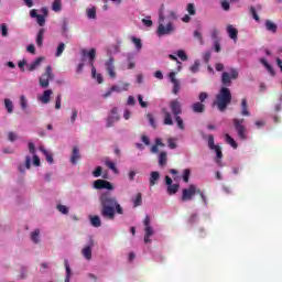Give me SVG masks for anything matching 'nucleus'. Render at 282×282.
<instances>
[{"label":"nucleus","mask_w":282,"mask_h":282,"mask_svg":"<svg viewBox=\"0 0 282 282\" xmlns=\"http://www.w3.org/2000/svg\"><path fill=\"white\" fill-rule=\"evenodd\" d=\"M99 202L102 206L101 216L105 217V219H115L116 213H118V215H122V207L118 204V199L109 193L101 194Z\"/></svg>","instance_id":"nucleus-1"},{"label":"nucleus","mask_w":282,"mask_h":282,"mask_svg":"<svg viewBox=\"0 0 282 282\" xmlns=\"http://www.w3.org/2000/svg\"><path fill=\"white\" fill-rule=\"evenodd\" d=\"M177 19V14L173 10L166 11H160L159 13V26L156 30L158 36H169V34H173L175 32V24H173V21Z\"/></svg>","instance_id":"nucleus-2"},{"label":"nucleus","mask_w":282,"mask_h":282,"mask_svg":"<svg viewBox=\"0 0 282 282\" xmlns=\"http://www.w3.org/2000/svg\"><path fill=\"white\" fill-rule=\"evenodd\" d=\"M197 194L200 195V197L203 199V204H205V206H208V199L206 198V194H204V192H202V189L197 188V185H194V184L182 189L181 202H192V199Z\"/></svg>","instance_id":"nucleus-3"},{"label":"nucleus","mask_w":282,"mask_h":282,"mask_svg":"<svg viewBox=\"0 0 282 282\" xmlns=\"http://www.w3.org/2000/svg\"><path fill=\"white\" fill-rule=\"evenodd\" d=\"M230 100H232L230 89L223 87L219 94L216 96L215 105L217 106L219 111H226V107L230 105Z\"/></svg>","instance_id":"nucleus-4"},{"label":"nucleus","mask_w":282,"mask_h":282,"mask_svg":"<svg viewBox=\"0 0 282 282\" xmlns=\"http://www.w3.org/2000/svg\"><path fill=\"white\" fill-rule=\"evenodd\" d=\"M29 153L32 155L25 156V169L30 170L33 166H41V158L36 155V147L32 142H29Z\"/></svg>","instance_id":"nucleus-5"},{"label":"nucleus","mask_w":282,"mask_h":282,"mask_svg":"<svg viewBox=\"0 0 282 282\" xmlns=\"http://www.w3.org/2000/svg\"><path fill=\"white\" fill-rule=\"evenodd\" d=\"M144 226V243H151V237L155 235V229L153 228V223L151 217L147 216L143 220Z\"/></svg>","instance_id":"nucleus-6"},{"label":"nucleus","mask_w":282,"mask_h":282,"mask_svg":"<svg viewBox=\"0 0 282 282\" xmlns=\"http://www.w3.org/2000/svg\"><path fill=\"white\" fill-rule=\"evenodd\" d=\"M239 78V70L237 68H230L229 72H224L221 75V83L226 85V87H230L232 80H237Z\"/></svg>","instance_id":"nucleus-7"},{"label":"nucleus","mask_w":282,"mask_h":282,"mask_svg":"<svg viewBox=\"0 0 282 282\" xmlns=\"http://www.w3.org/2000/svg\"><path fill=\"white\" fill-rule=\"evenodd\" d=\"M243 122H246L245 119H234V126L238 133V138L240 140H248V135L246 134V126H243Z\"/></svg>","instance_id":"nucleus-8"},{"label":"nucleus","mask_w":282,"mask_h":282,"mask_svg":"<svg viewBox=\"0 0 282 282\" xmlns=\"http://www.w3.org/2000/svg\"><path fill=\"white\" fill-rule=\"evenodd\" d=\"M94 246H96V243L94 242V239H90L88 243L82 248V257L85 259V261H91L94 254Z\"/></svg>","instance_id":"nucleus-9"},{"label":"nucleus","mask_w":282,"mask_h":282,"mask_svg":"<svg viewBox=\"0 0 282 282\" xmlns=\"http://www.w3.org/2000/svg\"><path fill=\"white\" fill-rule=\"evenodd\" d=\"M52 78H54V74L52 73V66H47L45 74L40 77V87H42V89H47V87H50V80H52Z\"/></svg>","instance_id":"nucleus-10"},{"label":"nucleus","mask_w":282,"mask_h":282,"mask_svg":"<svg viewBox=\"0 0 282 282\" xmlns=\"http://www.w3.org/2000/svg\"><path fill=\"white\" fill-rule=\"evenodd\" d=\"M165 184H166V193L167 195L172 196L180 191V183H173V178L171 176H165Z\"/></svg>","instance_id":"nucleus-11"},{"label":"nucleus","mask_w":282,"mask_h":282,"mask_svg":"<svg viewBox=\"0 0 282 282\" xmlns=\"http://www.w3.org/2000/svg\"><path fill=\"white\" fill-rule=\"evenodd\" d=\"M113 63V57H109V59L106 61L104 64L109 78H111L112 80L116 79V77L118 76V74L116 73V65Z\"/></svg>","instance_id":"nucleus-12"},{"label":"nucleus","mask_w":282,"mask_h":282,"mask_svg":"<svg viewBox=\"0 0 282 282\" xmlns=\"http://www.w3.org/2000/svg\"><path fill=\"white\" fill-rule=\"evenodd\" d=\"M120 120V115H118V108H112L108 112V117L106 118V127H113L115 122Z\"/></svg>","instance_id":"nucleus-13"},{"label":"nucleus","mask_w":282,"mask_h":282,"mask_svg":"<svg viewBox=\"0 0 282 282\" xmlns=\"http://www.w3.org/2000/svg\"><path fill=\"white\" fill-rule=\"evenodd\" d=\"M88 58V64L90 67H94V61L96 58V48H90L89 51H83L82 53V62L85 63Z\"/></svg>","instance_id":"nucleus-14"},{"label":"nucleus","mask_w":282,"mask_h":282,"mask_svg":"<svg viewBox=\"0 0 282 282\" xmlns=\"http://www.w3.org/2000/svg\"><path fill=\"white\" fill-rule=\"evenodd\" d=\"M94 188L100 191L101 188H106L107 191H113V185L105 180H97L94 183Z\"/></svg>","instance_id":"nucleus-15"},{"label":"nucleus","mask_w":282,"mask_h":282,"mask_svg":"<svg viewBox=\"0 0 282 282\" xmlns=\"http://www.w3.org/2000/svg\"><path fill=\"white\" fill-rule=\"evenodd\" d=\"M259 63H261V65L264 67V69H267L268 74H270V76H276V70H274V67H272V64L270 62H268V59L265 57H261L259 59Z\"/></svg>","instance_id":"nucleus-16"},{"label":"nucleus","mask_w":282,"mask_h":282,"mask_svg":"<svg viewBox=\"0 0 282 282\" xmlns=\"http://www.w3.org/2000/svg\"><path fill=\"white\" fill-rule=\"evenodd\" d=\"M52 94H54L52 89L44 90L42 95L37 96L39 102H42V105H47L52 98Z\"/></svg>","instance_id":"nucleus-17"},{"label":"nucleus","mask_w":282,"mask_h":282,"mask_svg":"<svg viewBox=\"0 0 282 282\" xmlns=\"http://www.w3.org/2000/svg\"><path fill=\"white\" fill-rule=\"evenodd\" d=\"M169 80L173 85V94H180V79L175 78V72L169 74Z\"/></svg>","instance_id":"nucleus-18"},{"label":"nucleus","mask_w":282,"mask_h":282,"mask_svg":"<svg viewBox=\"0 0 282 282\" xmlns=\"http://www.w3.org/2000/svg\"><path fill=\"white\" fill-rule=\"evenodd\" d=\"M30 239H31L32 243H34L35 246H39V243H41V241H42L41 229H39V228L33 229L30 232Z\"/></svg>","instance_id":"nucleus-19"},{"label":"nucleus","mask_w":282,"mask_h":282,"mask_svg":"<svg viewBox=\"0 0 282 282\" xmlns=\"http://www.w3.org/2000/svg\"><path fill=\"white\" fill-rule=\"evenodd\" d=\"M31 19H36V23L43 28L45 25V15L36 13V10L33 9L30 11Z\"/></svg>","instance_id":"nucleus-20"},{"label":"nucleus","mask_w":282,"mask_h":282,"mask_svg":"<svg viewBox=\"0 0 282 282\" xmlns=\"http://www.w3.org/2000/svg\"><path fill=\"white\" fill-rule=\"evenodd\" d=\"M44 57H37L35 61L26 65L28 72H34L41 67V63H43Z\"/></svg>","instance_id":"nucleus-21"},{"label":"nucleus","mask_w":282,"mask_h":282,"mask_svg":"<svg viewBox=\"0 0 282 282\" xmlns=\"http://www.w3.org/2000/svg\"><path fill=\"white\" fill-rule=\"evenodd\" d=\"M227 34L229 39L234 41V43H237V36H239V31L234 25H227Z\"/></svg>","instance_id":"nucleus-22"},{"label":"nucleus","mask_w":282,"mask_h":282,"mask_svg":"<svg viewBox=\"0 0 282 282\" xmlns=\"http://www.w3.org/2000/svg\"><path fill=\"white\" fill-rule=\"evenodd\" d=\"M170 107L174 116H180V113H182V104L178 100L171 101Z\"/></svg>","instance_id":"nucleus-23"},{"label":"nucleus","mask_w":282,"mask_h":282,"mask_svg":"<svg viewBox=\"0 0 282 282\" xmlns=\"http://www.w3.org/2000/svg\"><path fill=\"white\" fill-rule=\"evenodd\" d=\"M129 87H131V85L129 83H123L120 85H113L112 90L116 94H122V91H129Z\"/></svg>","instance_id":"nucleus-24"},{"label":"nucleus","mask_w":282,"mask_h":282,"mask_svg":"<svg viewBox=\"0 0 282 282\" xmlns=\"http://www.w3.org/2000/svg\"><path fill=\"white\" fill-rule=\"evenodd\" d=\"M91 78L94 80H97L98 85H102V83H105V78L102 77V74L97 73L95 66H91Z\"/></svg>","instance_id":"nucleus-25"},{"label":"nucleus","mask_w":282,"mask_h":282,"mask_svg":"<svg viewBox=\"0 0 282 282\" xmlns=\"http://www.w3.org/2000/svg\"><path fill=\"white\" fill-rule=\"evenodd\" d=\"M104 164L109 169L111 170L115 175H118L119 171H118V167L116 166V162L111 161V159L109 158H106L104 160Z\"/></svg>","instance_id":"nucleus-26"},{"label":"nucleus","mask_w":282,"mask_h":282,"mask_svg":"<svg viewBox=\"0 0 282 282\" xmlns=\"http://www.w3.org/2000/svg\"><path fill=\"white\" fill-rule=\"evenodd\" d=\"M78 160H80V150L77 147L73 148V153L70 156V162L73 164H78Z\"/></svg>","instance_id":"nucleus-27"},{"label":"nucleus","mask_w":282,"mask_h":282,"mask_svg":"<svg viewBox=\"0 0 282 282\" xmlns=\"http://www.w3.org/2000/svg\"><path fill=\"white\" fill-rule=\"evenodd\" d=\"M86 17L89 20H96L97 15H96V7L90 6L86 9Z\"/></svg>","instance_id":"nucleus-28"},{"label":"nucleus","mask_w":282,"mask_h":282,"mask_svg":"<svg viewBox=\"0 0 282 282\" xmlns=\"http://www.w3.org/2000/svg\"><path fill=\"white\" fill-rule=\"evenodd\" d=\"M4 108L8 113H13L14 112V102H12L10 98H6L4 99Z\"/></svg>","instance_id":"nucleus-29"},{"label":"nucleus","mask_w":282,"mask_h":282,"mask_svg":"<svg viewBox=\"0 0 282 282\" xmlns=\"http://www.w3.org/2000/svg\"><path fill=\"white\" fill-rule=\"evenodd\" d=\"M40 151L46 158V162H48V164H54V158L52 156L50 151L45 150V148L43 147H40Z\"/></svg>","instance_id":"nucleus-30"},{"label":"nucleus","mask_w":282,"mask_h":282,"mask_svg":"<svg viewBox=\"0 0 282 282\" xmlns=\"http://www.w3.org/2000/svg\"><path fill=\"white\" fill-rule=\"evenodd\" d=\"M268 32H272L273 34H276L278 26L274 22L267 20L264 23Z\"/></svg>","instance_id":"nucleus-31"},{"label":"nucleus","mask_w":282,"mask_h":282,"mask_svg":"<svg viewBox=\"0 0 282 282\" xmlns=\"http://www.w3.org/2000/svg\"><path fill=\"white\" fill-rule=\"evenodd\" d=\"M130 41L131 43H133L137 52H140V50H142V40H140V37L131 36Z\"/></svg>","instance_id":"nucleus-32"},{"label":"nucleus","mask_w":282,"mask_h":282,"mask_svg":"<svg viewBox=\"0 0 282 282\" xmlns=\"http://www.w3.org/2000/svg\"><path fill=\"white\" fill-rule=\"evenodd\" d=\"M192 111H194V113H204V104L202 102L193 104Z\"/></svg>","instance_id":"nucleus-33"},{"label":"nucleus","mask_w":282,"mask_h":282,"mask_svg":"<svg viewBox=\"0 0 282 282\" xmlns=\"http://www.w3.org/2000/svg\"><path fill=\"white\" fill-rule=\"evenodd\" d=\"M225 142L230 145L231 149H237V141L230 134H225Z\"/></svg>","instance_id":"nucleus-34"},{"label":"nucleus","mask_w":282,"mask_h":282,"mask_svg":"<svg viewBox=\"0 0 282 282\" xmlns=\"http://www.w3.org/2000/svg\"><path fill=\"white\" fill-rule=\"evenodd\" d=\"M64 265L66 270L65 282H69L72 279V268H69V261L65 260Z\"/></svg>","instance_id":"nucleus-35"},{"label":"nucleus","mask_w":282,"mask_h":282,"mask_svg":"<svg viewBox=\"0 0 282 282\" xmlns=\"http://www.w3.org/2000/svg\"><path fill=\"white\" fill-rule=\"evenodd\" d=\"M90 224H91V226H94V228H100V226H102V221L100 220V217H98V216L90 217Z\"/></svg>","instance_id":"nucleus-36"},{"label":"nucleus","mask_w":282,"mask_h":282,"mask_svg":"<svg viewBox=\"0 0 282 282\" xmlns=\"http://www.w3.org/2000/svg\"><path fill=\"white\" fill-rule=\"evenodd\" d=\"M241 116H250V111L248 110V100L242 99L241 101Z\"/></svg>","instance_id":"nucleus-37"},{"label":"nucleus","mask_w":282,"mask_h":282,"mask_svg":"<svg viewBox=\"0 0 282 282\" xmlns=\"http://www.w3.org/2000/svg\"><path fill=\"white\" fill-rule=\"evenodd\" d=\"M160 180V172H151L150 174V186H155V182Z\"/></svg>","instance_id":"nucleus-38"},{"label":"nucleus","mask_w":282,"mask_h":282,"mask_svg":"<svg viewBox=\"0 0 282 282\" xmlns=\"http://www.w3.org/2000/svg\"><path fill=\"white\" fill-rule=\"evenodd\" d=\"M52 10L53 12H61V10H63V3L61 2V0L53 1Z\"/></svg>","instance_id":"nucleus-39"},{"label":"nucleus","mask_w":282,"mask_h":282,"mask_svg":"<svg viewBox=\"0 0 282 282\" xmlns=\"http://www.w3.org/2000/svg\"><path fill=\"white\" fill-rule=\"evenodd\" d=\"M164 124L173 126V117L171 116V112L164 110Z\"/></svg>","instance_id":"nucleus-40"},{"label":"nucleus","mask_w":282,"mask_h":282,"mask_svg":"<svg viewBox=\"0 0 282 282\" xmlns=\"http://www.w3.org/2000/svg\"><path fill=\"white\" fill-rule=\"evenodd\" d=\"M63 52H65V43L61 42V43L57 45V48H56V52H55L56 58L63 56Z\"/></svg>","instance_id":"nucleus-41"},{"label":"nucleus","mask_w":282,"mask_h":282,"mask_svg":"<svg viewBox=\"0 0 282 282\" xmlns=\"http://www.w3.org/2000/svg\"><path fill=\"white\" fill-rule=\"evenodd\" d=\"M45 34V30L41 29L37 33L36 36V44L39 45V47H41L43 45V35Z\"/></svg>","instance_id":"nucleus-42"},{"label":"nucleus","mask_w":282,"mask_h":282,"mask_svg":"<svg viewBox=\"0 0 282 282\" xmlns=\"http://www.w3.org/2000/svg\"><path fill=\"white\" fill-rule=\"evenodd\" d=\"M175 56H177L181 61H188V55H186V52L184 50H178L175 53Z\"/></svg>","instance_id":"nucleus-43"},{"label":"nucleus","mask_w":282,"mask_h":282,"mask_svg":"<svg viewBox=\"0 0 282 282\" xmlns=\"http://www.w3.org/2000/svg\"><path fill=\"white\" fill-rule=\"evenodd\" d=\"M207 142H208V147L209 149L213 151L214 149H217L219 145H215V138L213 137V134H209L207 137Z\"/></svg>","instance_id":"nucleus-44"},{"label":"nucleus","mask_w":282,"mask_h":282,"mask_svg":"<svg viewBox=\"0 0 282 282\" xmlns=\"http://www.w3.org/2000/svg\"><path fill=\"white\" fill-rule=\"evenodd\" d=\"M159 164L160 166H166V152H161L159 154Z\"/></svg>","instance_id":"nucleus-45"},{"label":"nucleus","mask_w":282,"mask_h":282,"mask_svg":"<svg viewBox=\"0 0 282 282\" xmlns=\"http://www.w3.org/2000/svg\"><path fill=\"white\" fill-rule=\"evenodd\" d=\"M199 59H196L194 64L189 67V72H192V74H197V72H199Z\"/></svg>","instance_id":"nucleus-46"},{"label":"nucleus","mask_w":282,"mask_h":282,"mask_svg":"<svg viewBox=\"0 0 282 282\" xmlns=\"http://www.w3.org/2000/svg\"><path fill=\"white\" fill-rule=\"evenodd\" d=\"M57 210L62 214V215H69V207L58 204L57 205Z\"/></svg>","instance_id":"nucleus-47"},{"label":"nucleus","mask_w":282,"mask_h":282,"mask_svg":"<svg viewBox=\"0 0 282 282\" xmlns=\"http://www.w3.org/2000/svg\"><path fill=\"white\" fill-rule=\"evenodd\" d=\"M159 147H164V143H162V139H156L155 140V145H153L152 148H151V152L152 153H158V148Z\"/></svg>","instance_id":"nucleus-48"},{"label":"nucleus","mask_w":282,"mask_h":282,"mask_svg":"<svg viewBox=\"0 0 282 282\" xmlns=\"http://www.w3.org/2000/svg\"><path fill=\"white\" fill-rule=\"evenodd\" d=\"M189 177H191V170L185 169L182 174L183 182H185V184H188Z\"/></svg>","instance_id":"nucleus-49"},{"label":"nucleus","mask_w":282,"mask_h":282,"mask_svg":"<svg viewBox=\"0 0 282 282\" xmlns=\"http://www.w3.org/2000/svg\"><path fill=\"white\" fill-rule=\"evenodd\" d=\"M133 206H142V194H137L135 197L133 198Z\"/></svg>","instance_id":"nucleus-50"},{"label":"nucleus","mask_w":282,"mask_h":282,"mask_svg":"<svg viewBox=\"0 0 282 282\" xmlns=\"http://www.w3.org/2000/svg\"><path fill=\"white\" fill-rule=\"evenodd\" d=\"M169 149H177V139L170 138L167 140Z\"/></svg>","instance_id":"nucleus-51"},{"label":"nucleus","mask_w":282,"mask_h":282,"mask_svg":"<svg viewBox=\"0 0 282 282\" xmlns=\"http://www.w3.org/2000/svg\"><path fill=\"white\" fill-rule=\"evenodd\" d=\"M20 106L23 110L28 109V98H25L24 95L20 97Z\"/></svg>","instance_id":"nucleus-52"},{"label":"nucleus","mask_w":282,"mask_h":282,"mask_svg":"<svg viewBox=\"0 0 282 282\" xmlns=\"http://www.w3.org/2000/svg\"><path fill=\"white\" fill-rule=\"evenodd\" d=\"M186 10H187L188 14H191L192 17H195V13H196L195 4L188 3Z\"/></svg>","instance_id":"nucleus-53"},{"label":"nucleus","mask_w":282,"mask_h":282,"mask_svg":"<svg viewBox=\"0 0 282 282\" xmlns=\"http://www.w3.org/2000/svg\"><path fill=\"white\" fill-rule=\"evenodd\" d=\"M175 120H176V124H177L178 129L184 130V129H185V126H184V120H182V117L176 116V117H175Z\"/></svg>","instance_id":"nucleus-54"},{"label":"nucleus","mask_w":282,"mask_h":282,"mask_svg":"<svg viewBox=\"0 0 282 282\" xmlns=\"http://www.w3.org/2000/svg\"><path fill=\"white\" fill-rule=\"evenodd\" d=\"M194 39H197L199 41L200 45H204V37H202V32L199 31H194Z\"/></svg>","instance_id":"nucleus-55"},{"label":"nucleus","mask_w":282,"mask_h":282,"mask_svg":"<svg viewBox=\"0 0 282 282\" xmlns=\"http://www.w3.org/2000/svg\"><path fill=\"white\" fill-rule=\"evenodd\" d=\"M142 23L143 25H145V28H151L153 25V21L151 20V17H147L142 19Z\"/></svg>","instance_id":"nucleus-56"},{"label":"nucleus","mask_w":282,"mask_h":282,"mask_svg":"<svg viewBox=\"0 0 282 282\" xmlns=\"http://www.w3.org/2000/svg\"><path fill=\"white\" fill-rule=\"evenodd\" d=\"M138 100H139L140 107H142L143 109H147V107H149V104L144 101L142 95H138Z\"/></svg>","instance_id":"nucleus-57"},{"label":"nucleus","mask_w":282,"mask_h":282,"mask_svg":"<svg viewBox=\"0 0 282 282\" xmlns=\"http://www.w3.org/2000/svg\"><path fill=\"white\" fill-rule=\"evenodd\" d=\"M213 151H215V153H216V158L218 159L216 162H217V164H219V160H221V158H223V154H221V148H214V150Z\"/></svg>","instance_id":"nucleus-58"},{"label":"nucleus","mask_w":282,"mask_h":282,"mask_svg":"<svg viewBox=\"0 0 282 282\" xmlns=\"http://www.w3.org/2000/svg\"><path fill=\"white\" fill-rule=\"evenodd\" d=\"M18 67L19 69H21V72H25V67H28V61L22 59L18 63Z\"/></svg>","instance_id":"nucleus-59"},{"label":"nucleus","mask_w":282,"mask_h":282,"mask_svg":"<svg viewBox=\"0 0 282 282\" xmlns=\"http://www.w3.org/2000/svg\"><path fill=\"white\" fill-rule=\"evenodd\" d=\"M77 118H78V110L73 109L70 115V122L74 124Z\"/></svg>","instance_id":"nucleus-60"},{"label":"nucleus","mask_w":282,"mask_h":282,"mask_svg":"<svg viewBox=\"0 0 282 282\" xmlns=\"http://www.w3.org/2000/svg\"><path fill=\"white\" fill-rule=\"evenodd\" d=\"M94 177H100V175H102V167L101 166H97L95 169V171L93 172Z\"/></svg>","instance_id":"nucleus-61"},{"label":"nucleus","mask_w":282,"mask_h":282,"mask_svg":"<svg viewBox=\"0 0 282 282\" xmlns=\"http://www.w3.org/2000/svg\"><path fill=\"white\" fill-rule=\"evenodd\" d=\"M171 61H176L178 72L182 70V62L177 61V55H170Z\"/></svg>","instance_id":"nucleus-62"},{"label":"nucleus","mask_w":282,"mask_h":282,"mask_svg":"<svg viewBox=\"0 0 282 282\" xmlns=\"http://www.w3.org/2000/svg\"><path fill=\"white\" fill-rule=\"evenodd\" d=\"M206 98H208V93H200L198 95V100L202 102H205L206 101Z\"/></svg>","instance_id":"nucleus-63"},{"label":"nucleus","mask_w":282,"mask_h":282,"mask_svg":"<svg viewBox=\"0 0 282 282\" xmlns=\"http://www.w3.org/2000/svg\"><path fill=\"white\" fill-rule=\"evenodd\" d=\"M188 224H191V226H193L194 224H197V214H193V215L189 217Z\"/></svg>","instance_id":"nucleus-64"}]
</instances>
